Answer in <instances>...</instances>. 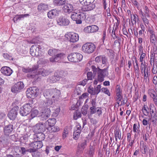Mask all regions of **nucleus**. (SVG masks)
<instances>
[{"instance_id":"nucleus-1","label":"nucleus","mask_w":157,"mask_h":157,"mask_svg":"<svg viewBox=\"0 0 157 157\" xmlns=\"http://www.w3.org/2000/svg\"><path fill=\"white\" fill-rule=\"evenodd\" d=\"M80 3L83 4L82 9L85 11H89L92 10L95 7L93 3L94 0H79Z\"/></svg>"},{"instance_id":"nucleus-2","label":"nucleus","mask_w":157,"mask_h":157,"mask_svg":"<svg viewBox=\"0 0 157 157\" xmlns=\"http://www.w3.org/2000/svg\"><path fill=\"white\" fill-rule=\"evenodd\" d=\"M95 48L96 46L93 43H87L82 45V50L85 53L90 54L94 51Z\"/></svg>"},{"instance_id":"nucleus-3","label":"nucleus","mask_w":157,"mask_h":157,"mask_svg":"<svg viewBox=\"0 0 157 157\" xmlns=\"http://www.w3.org/2000/svg\"><path fill=\"white\" fill-rule=\"evenodd\" d=\"M82 55L80 53H71L67 56L69 61L74 62L80 61L82 60Z\"/></svg>"},{"instance_id":"nucleus-4","label":"nucleus","mask_w":157,"mask_h":157,"mask_svg":"<svg viewBox=\"0 0 157 157\" xmlns=\"http://www.w3.org/2000/svg\"><path fill=\"white\" fill-rule=\"evenodd\" d=\"M39 90L36 87H32L28 89L26 91V95L28 97L34 98L38 94Z\"/></svg>"},{"instance_id":"nucleus-5","label":"nucleus","mask_w":157,"mask_h":157,"mask_svg":"<svg viewBox=\"0 0 157 157\" xmlns=\"http://www.w3.org/2000/svg\"><path fill=\"white\" fill-rule=\"evenodd\" d=\"M47 126L45 123H40L36 124L33 127L34 131L36 133L43 132L47 131Z\"/></svg>"},{"instance_id":"nucleus-6","label":"nucleus","mask_w":157,"mask_h":157,"mask_svg":"<svg viewBox=\"0 0 157 157\" xmlns=\"http://www.w3.org/2000/svg\"><path fill=\"white\" fill-rule=\"evenodd\" d=\"M31 108L30 104L26 103L21 107L19 113L22 116H26L31 112Z\"/></svg>"},{"instance_id":"nucleus-7","label":"nucleus","mask_w":157,"mask_h":157,"mask_svg":"<svg viewBox=\"0 0 157 157\" xmlns=\"http://www.w3.org/2000/svg\"><path fill=\"white\" fill-rule=\"evenodd\" d=\"M65 37L70 42H75L79 40L78 34L73 32L67 33L65 35Z\"/></svg>"},{"instance_id":"nucleus-8","label":"nucleus","mask_w":157,"mask_h":157,"mask_svg":"<svg viewBox=\"0 0 157 157\" xmlns=\"http://www.w3.org/2000/svg\"><path fill=\"white\" fill-rule=\"evenodd\" d=\"M24 87L23 83L21 81H19L17 82L12 87L11 91L12 92L17 93L20 92Z\"/></svg>"},{"instance_id":"nucleus-9","label":"nucleus","mask_w":157,"mask_h":157,"mask_svg":"<svg viewBox=\"0 0 157 157\" xmlns=\"http://www.w3.org/2000/svg\"><path fill=\"white\" fill-rule=\"evenodd\" d=\"M57 24L60 26L68 25L70 23L69 20L66 17L60 16L57 20Z\"/></svg>"},{"instance_id":"nucleus-10","label":"nucleus","mask_w":157,"mask_h":157,"mask_svg":"<svg viewBox=\"0 0 157 157\" xmlns=\"http://www.w3.org/2000/svg\"><path fill=\"white\" fill-rule=\"evenodd\" d=\"M31 148H30L31 150V153L32 152L36 151L38 149L40 148L43 146L42 142L40 141H35L29 144Z\"/></svg>"},{"instance_id":"nucleus-11","label":"nucleus","mask_w":157,"mask_h":157,"mask_svg":"<svg viewBox=\"0 0 157 157\" xmlns=\"http://www.w3.org/2000/svg\"><path fill=\"white\" fill-rule=\"evenodd\" d=\"M13 129V126L12 124H9L5 125L3 128L4 135L6 137H9Z\"/></svg>"},{"instance_id":"nucleus-12","label":"nucleus","mask_w":157,"mask_h":157,"mask_svg":"<svg viewBox=\"0 0 157 157\" xmlns=\"http://www.w3.org/2000/svg\"><path fill=\"white\" fill-rule=\"evenodd\" d=\"M52 97L51 99L54 102L58 101L59 100L61 94L60 91L56 89H52Z\"/></svg>"},{"instance_id":"nucleus-13","label":"nucleus","mask_w":157,"mask_h":157,"mask_svg":"<svg viewBox=\"0 0 157 157\" xmlns=\"http://www.w3.org/2000/svg\"><path fill=\"white\" fill-rule=\"evenodd\" d=\"M38 70L40 69H23L24 72L28 73V76L32 78H34L36 75H39Z\"/></svg>"},{"instance_id":"nucleus-14","label":"nucleus","mask_w":157,"mask_h":157,"mask_svg":"<svg viewBox=\"0 0 157 157\" xmlns=\"http://www.w3.org/2000/svg\"><path fill=\"white\" fill-rule=\"evenodd\" d=\"M58 53H57L54 57H52L50 58L51 62L54 63L58 62L61 59L63 58L64 56V54L60 52L58 50Z\"/></svg>"},{"instance_id":"nucleus-15","label":"nucleus","mask_w":157,"mask_h":157,"mask_svg":"<svg viewBox=\"0 0 157 157\" xmlns=\"http://www.w3.org/2000/svg\"><path fill=\"white\" fill-rule=\"evenodd\" d=\"M40 46L36 45H32L30 49V53L33 56L37 57L39 56Z\"/></svg>"},{"instance_id":"nucleus-16","label":"nucleus","mask_w":157,"mask_h":157,"mask_svg":"<svg viewBox=\"0 0 157 157\" xmlns=\"http://www.w3.org/2000/svg\"><path fill=\"white\" fill-rule=\"evenodd\" d=\"M63 11L64 13L69 14L74 10L73 5L69 3H67L64 4L62 8Z\"/></svg>"},{"instance_id":"nucleus-17","label":"nucleus","mask_w":157,"mask_h":157,"mask_svg":"<svg viewBox=\"0 0 157 157\" xmlns=\"http://www.w3.org/2000/svg\"><path fill=\"white\" fill-rule=\"evenodd\" d=\"M51 113L50 109L49 108L45 109L44 111L41 112L40 116V119L43 121L48 118Z\"/></svg>"},{"instance_id":"nucleus-18","label":"nucleus","mask_w":157,"mask_h":157,"mask_svg":"<svg viewBox=\"0 0 157 157\" xmlns=\"http://www.w3.org/2000/svg\"><path fill=\"white\" fill-rule=\"evenodd\" d=\"M85 15L84 13L79 12L78 13L76 12H73L71 15V19L74 21L77 20V19H83Z\"/></svg>"},{"instance_id":"nucleus-19","label":"nucleus","mask_w":157,"mask_h":157,"mask_svg":"<svg viewBox=\"0 0 157 157\" xmlns=\"http://www.w3.org/2000/svg\"><path fill=\"white\" fill-rule=\"evenodd\" d=\"M17 108L14 107L12 109L8 114L9 118L12 120H14L17 117Z\"/></svg>"},{"instance_id":"nucleus-20","label":"nucleus","mask_w":157,"mask_h":157,"mask_svg":"<svg viewBox=\"0 0 157 157\" xmlns=\"http://www.w3.org/2000/svg\"><path fill=\"white\" fill-rule=\"evenodd\" d=\"M59 79L60 77L58 75V72H56L54 75L51 76L48 78L47 81L50 83H54Z\"/></svg>"},{"instance_id":"nucleus-21","label":"nucleus","mask_w":157,"mask_h":157,"mask_svg":"<svg viewBox=\"0 0 157 157\" xmlns=\"http://www.w3.org/2000/svg\"><path fill=\"white\" fill-rule=\"evenodd\" d=\"M90 114L91 115L97 113L98 116H100L101 113V108H96V107L92 106L90 108Z\"/></svg>"},{"instance_id":"nucleus-22","label":"nucleus","mask_w":157,"mask_h":157,"mask_svg":"<svg viewBox=\"0 0 157 157\" xmlns=\"http://www.w3.org/2000/svg\"><path fill=\"white\" fill-rule=\"evenodd\" d=\"M86 67L87 68H91L92 69H100L102 67H100L98 64L94 63V61H89L86 64Z\"/></svg>"},{"instance_id":"nucleus-23","label":"nucleus","mask_w":157,"mask_h":157,"mask_svg":"<svg viewBox=\"0 0 157 157\" xmlns=\"http://www.w3.org/2000/svg\"><path fill=\"white\" fill-rule=\"evenodd\" d=\"M59 11L55 9L52 10L48 12L47 13L48 16L50 19L54 18L58 14Z\"/></svg>"},{"instance_id":"nucleus-24","label":"nucleus","mask_w":157,"mask_h":157,"mask_svg":"<svg viewBox=\"0 0 157 157\" xmlns=\"http://www.w3.org/2000/svg\"><path fill=\"white\" fill-rule=\"evenodd\" d=\"M37 9L39 12H43L48 9V6L47 4L41 3L38 5Z\"/></svg>"},{"instance_id":"nucleus-25","label":"nucleus","mask_w":157,"mask_h":157,"mask_svg":"<svg viewBox=\"0 0 157 157\" xmlns=\"http://www.w3.org/2000/svg\"><path fill=\"white\" fill-rule=\"evenodd\" d=\"M149 32L150 33V41L153 44H155L156 42L155 34V32L152 30H150Z\"/></svg>"},{"instance_id":"nucleus-26","label":"nucleus","mask_w":157,"mask_h":157,"mask_svg":"<svg viewBox=\"0 0 157 157\" xmlns=\"http://www.w3.org/2000/svg\"><path fill=\"white\" fill-rule=\"evenodd\" d=\"M59 130V128L58 126H47V132H56Z\"/></svg>"},{"instance_id":"nucleus-27","label":"nucleus","mask_w":157,"mask_h":157,"mask_svg":"<svg viewBox=\"0 0 157 157\" xmlns=\"http://www.w3.org/2000/svg\"><path fill=\"white\" fill-rule=\"evenodd\" d=\"M56 122V119L54 118H52L48 119L45 122L46 125H48V126H54Z\"/></svg>"},{"instance_id":"nucleus-28","label":"nucleus","mask_w":157,"mask_h":157,"mask_svg":"<svg viewBox=\"0 0 157 157\" xmlns=\"http://www.w3.org/2000/svg\"><path fill=\"white\" fill-rule=\"evenodd\" d=\"M52 89H48L44 92L43 94L44 95L47 99L52 98Z\"/></svg>"},{"instance_id":"nucleus-29","label":"nucleus","mask_w":157,"mask_h":157,"mask_svg":"<svg viewBox=\"0 0 157 157\" xmlns=\"http://www.w3.org/2000/svg\"><path fill=\"white\" fill-rule=\"evenodd\" d=\"M29 14H20L17 15L13 19V21L14 22L17 21L18 20H21V18L25 17H27L29 16Z\"/></svg>"},{"instance_id":"nucleus-30","label":"nucleus","mask_w":157,"mask_h":157,"mask_svg":"<svg viewBox=\"0 0 157 157\" xmlns=\"http://www.w3.org/2000/svg\"><path fill=\"white\" fill-rule=\"evenodd\" d=\"M144 11L143 12L141 10H140V13L141 14V12L144 15V16H147V17H150V10L147 6H145L144 8Z\"/></svg>"},{"instance_id":"nucleus-31","label":"nucleus","mask_w":157,"mask_h":157,"mask_svg":"<svg viewBox=\"0 0 157 157\" xmlns=\"http://www.w3.org/2000/svg\"><path fill=\"white\" fill-rule=\"evenodd\" d=\"M39 75H41L43 76H45L49 75L50 72L48 69H40L38 70Z\"/></svg>"},{"instance_id":"nucleus-32","label":"nucleus","mask_w":157,"mask_h":157,"mask_svg":"<svg viewBox=\"0 0 157 157\" xmlns=\"http://www.w3.org/2000/svg\"><path fill=\"white\" fill-rule=\"evenodd\" d=\"M43 132L37 133L38 134L36 135V138L38 140L37 141L42 142L45 139V135L43 133Z\"/></svg>"},{"instance_id":"nucleus-33","label":"nucleus","mask_w":157,"mask_h":157,"mask_svg":"<svg viewBox=\"0 0 157 157\" xmlns=\"http://www.w3.org/2000/svg\"><path fill=\"white\" fill-rule=\"evenodd\" d=\"M1 71L4 75L10 76L12 73V69H0Z\"/></svg>"},{"instance_id":"nucleus-34","label":"nucleus","mask_w":157,"mask_h":157,"mask_svg":"<svg viewBox=\"0 0 157 157\" xmlns=\"http://www.w3.org/2000/svg\"><path fill=\"white\" fill-rule=\"evenodd\" d=\"M53 3L57 6H62L65 4L66 0H53Z\"/></svg>"},{"instance_id":"nucleus-35","label":"nucleus","mask_w":157,"mask_h":157,"mask_svg":"<svg viewBox=\"0 0 157 157\" xmlns=\"http://www.w3.org/2000/svg\"><path fill=\"white\" fill-rule=\"evenodd\" d=\"M140 125L139 124L138 125L136 124H134L133 126V131L135 132L138 134H140V131L139 129Z\"/></svg>"},{"instance_id":"nucleus-36","label":"nucleus","mask_w":157,"mask_h":157,"mask_svg":"<svg viewBox=\"0 0 157 157\" xmlns=\"http://www.w3.org/2000/svg\"><path fill=\"white\" fill-rule=\"evenodd\" d=\"M31 110V113L30 115V116L31 117L30 119H32L36 117L39 113L38 110L36 109H33Z\"/></svg>"},{"instance_id":"nucleus-37","label":"nucleus","mask_w":157,"mask_h":157,"mask_svg":"<svg viewBox=\"0 0 157 157\" xmlns=\"http://www.w3.org/2000/svg\"><path fill=\"white\" fill-rule=\"evenodd\" d=\"M141 15H142V19L143 21V22L144 23L145 25L147 27V26H148V25L149 24V22L148 20L146 18L147 16H144V15L143 13L141 12Z\"/></svg>"},{"instance_id":"nucleus-38","label":"nucleus","mask_w":157,"mask_h":157,"mask_svg":"<svg viewBox=\"0 0 157 157\" xmlns=\"http://www.w3.org/2000/svg\"><path fill=\"white\" fill-rule=\"evenodd\" d=\"M149 93L151 97L153 99L157 96V94L153 90L151 89L149 90Z\"/></svg>"},{"instance_id":"nucleus-39","label":"nucleus","mask_w":157,"mask_h":157,"mask_svg":"<svg viewBox=\"0 0 157 157\" xmlns=\"http://www.w3.org/2000/svg\"><path fill=\"white\" fill-rule=\"evenodd\" d=\"M81 117V114L79 111L77 110L74 113L73 118L75 120H77L78 118Z\"/></svg>"},{"instance_id":"nucleus-40","label":"nucleus","mask_w":157,"mask_h":157,"mask_svg":"<svg viewBox=\"0 0 157 157\" xmlns=\"http://www.w3.org/2000/svg\"><path fill=\"white\" fill-rule=\"evenodd\" d=\"M98 81L102 82L104 80V76H103L101 74V72L99 71V70H98Z\"/></svg>"},{"instance_id":"nucleus-41","label":"nucleus","mask_w":157,"mask_h":157,"mask_svg":"<svg viewBox=\"0 0 157 157\" xmlns=\"http://www.w3.org/2000/svg\"><path fill=\"white\" fill-rule=\"evenodd\" d=\"M58 50L55 49H50L48 50V53L50 56L55 55L56 54L58 53Z\"/></svg>"},{"instance_id":"nucleus-42","label":"nucleus","mask_w":157,"mask_h":157,"mask_svg":"<svg viewBox=\"0 0 157 157\" xmlns=\"http://www.w3.org/2000/svg\"><path fill=\"white\" fill-rule=\"evenodd\" d=\"M101 88V86L99 85L97 86V87L94 89V95L98 94L100 91V89Z\"/></svg>"},{"instance_id":"nucleus-43","label":"nucleus","mask_w":157,"mask_h":157,"mask_svg":"<svg viewBox=\"0 0 157 157\" xmlns=\"http://www.w3.org/2000/svg\"><path fill=\"white\" fill-rule=\"evenodd\" d=\"M94 152V148L92 146H90V150L89 152V155L90 157H93Z\"/></svg>"},{"instance_id":"nucleus-44","label":"nucleus","mask_w":157,"mask_h":157,"mask_svg":"<svg viewBox=\"0 0 157 157\" xmlns=\"http://www.w3.org/2000/svg\"><path fill=\"white\" fill-rule=\"evenodd\" d=\"M140 56V62H145V60L147 58L146 54L145 53H144L139 54Z\"/></svg>"},{"instance_id":"nucleus-45","label":"nucleus","mask_w":157,"mask_h":157,"mask_svg":"<svg viewBox=\"0 0 157 157\" xmlns=\"http://www.w3.org/2000/svg\"><path fill=\"white\" fill-rule=\"evenodd\" d=\"M67 75V72H65L63 70H61L59 73H58V75L59 76L60 79L63 76H65Z\"/></svg>"},{"instance_id":"nucleus-46","label":"nucleus","mask_w":157,"mask_h":157,"mask_svg":"<svg viewBox=\"0 0 157 157\" xmlns=\"http://www.w3.org/2000/svg\"><path fill=\"white\" fill-rule=\"evenodd\" d=\"M21 154L24 155L25 154L26 152H29L30 153H31V150H30V148L28 149H26L25 147H21Z\"/></svg>"},{"instance_id":"nucleus-47","label":"nucleus","mask_w":157,"mask_h":157,"mask_svg":"<svg viewBox=\"0 0 157 157\" xmlns=\"http://www.w3.org/2000/svg\"><path fill=\"white\" fill-rule=\"evenodd\" d=\"M131 21L132 23L135 24L136 23V20L138 18V17L136 14H133L132 15L131 14Z\"/></svg>"},{"instance_id":"nucleus-48","label":"nucleus","mask_w":157,"mask_h":157,"mask_svg":"<svg viewBox=\"0 0 157 157\" xmlns=\"http://www.w3.org/2000/svg\"><path fill=\"white\" fill-rule=\"evenodd\" d=\"M86 146V140H82L81 144L80 145V147L82 148V150H84Z\"/></svg>"},{"instance_id":"nucleus-49","label":"nucleus","mask_w":157,"mask_h":157,"mask_svg":"<svg viewBox=\"0 0 157 157\" xmlns=\"http://www.w3.org/2000/svg\"><path fill=\"white\" fill-rule=\"evenodd\" d=\"M80 132L77 131H74L73 135V138L75 140H77L78 138Z\"/></svg>"},{"instance_id":"nucleus-50","label":"nucleus","mask_w":157,"mask_h":157,"mask_svg":"<svg viewBox=\"0 0 157 157\" xmlns=\"http://www.w3.org/2000/svg\"><path fill=\"white\" fill-rule=\"evenodd\" d=\"M91 33H94L97 32L98 30V27L96 25H92L91 26Z\"/></svg>"},{"instance_id":"nucleus-51","label":"nucleus","mask_w":157,"mask_h":157,"mask_svg":"<svg viewBox=\"0 0 157 157\" xmlns=\"http://www.w3.org/2000/svg\"><path fill=\"white\" fill-rule=\"evenodd\" d=\"M102 60V63L103 64V66L102 67V65H101V66H100L99 65L100 67H103L105 66V64L107 62V59L106 58L105 56H102L101 57V59Z\"/></svg>"},{"instance_id":"nucleus-52","label":"nucleus","mask_w":157,"mask_h":157,"mask_svg":"<svg viewBox=\"0 0 157 157\" xmlns=\"http://www.w3.org/2000/svg\"><path fill=\"white\" fill-rule=\"evenodd\" d=\"M52 101L49 99H47L45 102V105L46 106L51 105L52 103Z\"/></svg>"},{"instance_id":"nucleus-53","label":"nucleus","mask_w":157,"mask_h":157,"mask_svg":"<svg viewBox=\"0 0 157 157\" xmlns=\"http://www.w3.org/2000/svg\"><path fill=\"white\" fill-rule=\"evenodd\" d=\"M3 56L6 59L9 60H13V59L11 56H10L7 53H4Z\"/></svg>"},{"instance_id":"nucleus-54","label":"nucleus","mask_w":157,"mask_h":157,"mask_svg":"<svg viewBox=\"0 0 157 157\" xmlns=\"http://www.w3.org/2000/svg\"><path fill=\"white\" fill-rule=\"evenodd\" d=\"M121 133H120V132L119 131L117 130L115 132V137L118 138L119 140H120L121 139Z\"/></svg>"},{"instance_id":"nucleus-55","label":"nucleus","mask_w":157,"mask_h":157,"mask_svg":"<svg viewBox=\"0 0 157 157\" xmlns=\"http://www.w3.org/2000/svg\"><path fill=\"white\" fill-rule=\"evenodd\" d=\"M32 155L33 157H40V152L38 151H35L32 152Z\"/></svg>"},{"instance_id":"nucleus-56","label":"nucleus","mask_w":157,"mask_h":157,"mask_svg":"<svg viewBox=\"0 0 157 157\" xmlns=\"http://www.w3.org/2000/svg\"><path fill=\"white\" fill-rule=\"evenodd\" d=\"M99 71L101 72V74L103 76H105L107 75L108 74V72L107 71V69H98Z\"/></svg>"},{"instance_id":"nucleus-57","label":"nucleus","mask_w":157,"mask_h":157,"mask_svg":"<svg viewBox=\"0 0 157 157\" xmlns=\"http://www.w3.org/2000/svg\"><path fill=\"white\" fill-rule=\"evenodd\" d=\"M116 94H121V89L120 86L119 85H117L116 86Z\"/></svg>"},{"instance_id":"nucleus-58","label":"nucleus","mask_w":157,"mask_h":157,"mask_svg":"<svg viewBox=\"0 0 157 157\" xmlns=\"http://www.w3.org/2000/svg\"><path fill=\"white\" fill-rule=\"evenodd\" d=\"M142 147L144 149V151L142 153L144 154H146L147 153L149 148L148 146L146 145H143Z\"/></svg>"},{"instance_id":"nucleus-59","label":"nucleus","mask_w":157,"mask_h":157,"mask_svg":"<svg viewBox=\"0 0 157 157\" xmlns=\"http://www.w3.org/2000/svg\"><path fill=\"white\" fill-rule=\"evenodd\" d=\"M147 109H148V107L146 105H144L142 109V111H143V110H144L146 111L147 114H145L144 113V115L146 116H147L149 114V112L148 111H147Z\"/></svg>"},{"instance_id":"nucleus-60","label":"nucleus","mask_w":157,"mask_h":157,"mask_svg":"<svg viewBox=\"0 0 157 157\" xmlns=\"http://www.w3.org/2000/svg\"><path fill=\"white\" fill-rule=\"evenodd\" d=\"M101 91L107 94L108 96H110V94L109 91L107 88H103L101 89Z\"/></svg>"},{"instance_id":"nucleus-61","label":"nucleus","mask_w":157,"mask_h":157,"mask_svg":"<svg viewBox=\"0 0 157 157\" xmlns=\"http://www.w3.org/2000/svg\"><path fill=\"white\" fill-rule=\"evenodd\" d=\"M150 119L151 120V121L152 123V124L154 127H155L156 125V123H157V118H150Z\"/></svg>"},{"instance_id":"nucleus-62","label":"nucleus","mask_w":157,"mask_h":157,"mask_svg":"<svg viewBox=\"0 0 157 157\" xmlns=\"http://www.w3.org/2000/svg\"><path fill=\"white\" fill-rule=\"evenodd\" d=\"M91 26H88L86 27L84 29V31L86 33H91Z\"/></svg>"},{"instance_id":"nucleus-63","label":"nucleus","mask_w":157,"mask_h":157,"mask_svg":"<svg viewBox=\"0 0 157 157\" xmlns=\"http://www.w3.org/2000/svg\"><path fill=\"white\" fill-rule=\"evenodd\" d=\"M87 76L88 80H91L92 79L93 74L91 72H88L87 74Z\"/></svg>"},{"instance_id":"nucleus-64","label":"nucleus","mask_w":157,"mask_h":157,"mask_svg":"<svg viewBox=\"0 0 157 157\" xmlns=\"http://www.w3.org/2000/svg\"><path fill=\"white\" fill-rule=\"evenodd\" d=\"M88 92L91 95H94V88L93 87H89L88 89Z\"/></svg>"}]
</instances>
